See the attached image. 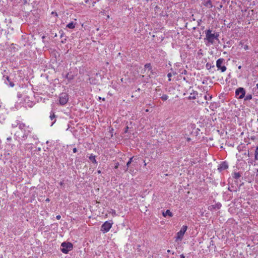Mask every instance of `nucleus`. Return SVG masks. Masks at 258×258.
<instances>
[{
  "label": "nucleus",
  "mask_w": 258,
  "mask_h": 258,
  "mask_svg": "<svg viewBox=\"0 0 258 258\" xmlns=\"http://www.w3.org/2000/svg\"><path fill=\"white\" fill-rule=\"evenodd\" d=\"M61 218V216L60 215H57L56 217V218L57 219V220H59Z\"/></svg>",
  "instance_id": "bb28decb"
},
{
  "label": "nucleus",
  "mask_w": 258,
  "mask_h": 258,
  "mask_svg": "<svg viewBox=\"0 0 258 258\" xmlns=\"http://www.w3.org/2000/svg\"><path fill=\"white\" fill-rule=\"evenodd\" d=\"M133 157H132V158H130L128 161L126 163V169H125V170H126L128 168V167H129L130 165L131 164V163H132V161H133Z\"/></svg>",
  "instance_id": "5701e85b"
},
{
  "label": "nucleus",
  "mask_w": 258,
  "mask_h": 258,
  "mask_svg": "<svg viewBox=\"0 0 258 258\" xmlns=\"http://www.w3.org/2000/svg\"><path fill=\"white\" fill-rule=\"evenodd\" d=\"M49 117L51 120L54 119V120L51 123V125H52L56 121V119H55L56 116H55L54 112H53V111L50 112V114Z\"/></svg>",
  "instance_id": "f8f14e48"
},
{
  "label": "nucleus",
  "mask_w": 258,
  "mask_h": 258,
  "mask_svg": "<svg viewBox=\"0 0 258 258\" xmlns=\"http://www.w3.org/2000/svg\"><path fill=\"white\" fill-rule=\"evenodd\" d=\"M11 139H11V137H9V138H7V140H8V141H11Z\"/></svg>",
  "instance_id": "e433bc0d"
},
{
  "label": "nucleus",
  "mask_w": 258,
  "mask_h": 258,
  "mask_svg": "<svg viewBox=\"0 0 258 258\" xmlns=\"http://www.w3.org/2000/svg\"><path fill=\"white\" fill-rule=\"evenodd\" d=\"M248 46H247V45H245V46H244V49L245 50H247V49H248Z\"/></svg>",
  "instance_id": "c85d7f7f"
},
{
  "label": "nucleus",
  "mask_w": 258,
  "mask_h": 258,
  "mask_svg": "<svg viewBox=\"0 0 258 258\" xmlns=\"http://www.w3.org/2000/svg\"><path fill=\"white\" fill-rule=\"evenodd\" d=\"M161 98L163 100L165 101L168 99V96L166 94H163Z\"/></svg>",
  "instance_id": "b1692460"
},
{
  "label": "nucleus",
  "mask_w": 258,
  "mask_h": 258,
  "mask_svg": "<svg viewBox=\"0 0 258 258\" xmlns=\"http://www.w3.org/2000/svg\"><path fill=\"white\" fill-rule=\"evenodd\" d=\"M85 2L86 3H87L88 2V0H85Z\"/></svg>",
  "instance_id": "37998d69"
},
{
  "label": "nucleus",
  "mask_w": 258,
  "mask_h": 258,
  "mask_svg": "<svg viewBox=\"0 0 258 258\" xmlns=\"http://www.w3.org/2000/svg\"><path fill=\"white\" fill-rule=\"evenodd\" d=\"M254 155H256L257 156H258V150H256V149L255 150Z\"/></svg>",
  "instance_id": "c756f323"
},
{
  "label": "nucleus",
  "mask_w": 258,
  "mask_h": 258,
  "mask_svg": "<svg viewBox=\"0 0 258 258\" xmlns=\"http://www.w3.org/2000/svg\"><path fill=\"white\" fill-rule=\"evenodd\" d=\"M162 214L164 217L168 216L169 217H171L173 216L172 213L169 210H167L165 212H163Z\"/></svg>",
  "instance_id": "ddd939ff"
},
{
  "label": "nucleus",
  "mask_w": 258,
  "mask_h": 258,
  "mask_svg": "<svg viewBox=\"0 0 258 258\" xmlns=\"http://www.w3.org/2000/svg\"><path fill=\"white\" fill-rule=\"evenodd\" d=\"M97 172H98V173H99H99H101V171H100V170H98V171H97Z\"/></svg>",
  "instance_id": "79ce46f5"
},
{
  "label": "nucleus",
  "mask_w": 258,
  "mask_h": 258,
  "mask_svg": "<svg viewBox=\"0 0 258 258\" xmlns=\"http://www.w3.org/2000/svg\"><path fill=\"white\" fill-rule=\"evenodd\" d=\"M46 201H49V199H47L46 200Z\"/></svg>",
  "instance_id": "a18cd8bd"
},
{
  "label": "nucleus",
  "mask_w": 258,
  "mask_h": 258,
  "mask_svg": "<svg viewBox=\"0 0 258 258\" xmlns=\"http://www.w3.org/2000/svg\"><path fill=\"white\" fill-rule=\"evenodd\" d=\"M238 69H241V66H239V67H238Z\"/></svg>",
  "instance_id": "49530a36"
},
{
  "label": "nucleus",
  "mask_w": 258,
  "mask_h": 258,
  "mask_svg": "<svg viewBox=\"0 0 258 258\" xmlns=\"http://www.w3.org/2000/svg\"><path fill=\"white\" fill-rule=\"evenodd\" d=\"M68 95L66 93H62L59 95V102L60 104L64 105L68 101Z\"/></svg>",
  "instance_id": "0eeeda50"
},
{
  "label": "nucleus",
  "mask_w": 258,
  "mask_h": 258,
  "mask_svg": "<svg viewBox=\"0 0 258 258\" xmlns=\"http://www.w3.org/2000/svg\"><path fill=\"white\" fill-rule=\"evenodd\" d=\"M55 15H57V14L55 13ZM52 14L54 15V12H52Z\"/></svg>",
  "instance_id": "a19ab883"
},
{
  "label": "nucleus",
  "mask_w": 258,
  "mask_h": 258,
  "mask_svg": "<svg viewBox=\"0 0 258 258\" xmlns=\"http://www.w3.org/2000/svg\"><path fill=\"white\" fill-rule=\"evenodd\" d=\"M19 130L16 132L15 135L22 141L26 140L32 131V128L29 126H26L25 123H21L19 125Z\"/></svg>",
  "instance_id": "f257e3e1"
},
{
  "label": "nucleus",
  "mask_w": 258,
  "mask_h": 258,
  "mask_svg": "<svg viewBox=\"0 0 258 258\" xmlns=\"http://www.w3.org/2000/svg\"><path fill=\"white\" fill-rule=\"evenodd\" d=\"M145 68L148 69L149 71H152V67L150 63H147L145 65Z\"/></svg>",
  "instance_id": "aec40b11"
},
{
  "label": "nucleus",
  "mask_w": 258,
  "mask_h": 258,
  "mask_svg": "<svg viewBox=\"0 0 258 258\" xmlns=\"http://www.w3.org/2000/svg\"><path fill=\"white\" fill-rule=\"evenodd\" d=\"M61 246L62 247L61 249V251L63 253L67 254L73 249V245L71 242H62Z\"/></svg>",
  "instance_id": "7ed1b4c3"
},
{
  "label": "nucleus",
  "mask_w": 258,
  "mask_h": 258,
  "mask_svg": "<svg viewBox=\"0 0 258 258\" xmlns=\"http://www.w3.org/2000/svg\"><path fill=\"white\" fill-rule=\"evenodd\" d=\"M212 30L210 29L205 31L206 38L209 43L213 44L215 40H218L219 34L218 33H212Z\"/></svg>",
  "instance_id": "f03ea898"
},
{
  "label": "nucleus",
  "mask_w": 258,
  "mask_h": 258,
  "mask_svg": "<svg viewBox=\"0 0 258 258\" xmlns=\"http://www.w3.org/2000/svg\"><path fill=\"white\" fill-rule=\"evenodd\" d=\"M254 158H255V159L256 160H257L258 159V156H257L256 155H254Z\"/></svg>",
  "instance_id": "473e14b6"
},
{
  "label": "nucleus",
  "mask_w": 258,
  "mask_h": 258,
  "mask_svg": "<svg viewBox=\"0 0 258 258\" xmlns=\"http://www.w3.org/2000/svg\"><path fill=\"white\" fill-rule=\"evenodd\" d=\"M113 222L111 221H106L104 222L101 227V231L105 233L109 231L112 227Z\"/></svg>",
  "instance_id": "20e7f679"
},
{
  "label": "nucleus",
  "mask_w": 258,
  "mask_h": 258,
  "mask_svg": "<svg viewBox=\"0 0 258 258\" xmlns=\"http://www.w3.org/2000/svg\"><path fill=\"white\" fill-rule=\"evenodd\" d=\"M222 7H223L222 5H220L219 6V7H218V9H219V10L221 9L222 8Z\"/></svg>",
  "instance_id": "72a5a7b5"
},
{
  "label": "nucleus",
  "mask_w": 258,
  "mask_h": 258,
  "mask_svg": "<svg viewBox=\"0 0 258 258\" xmlns=\"http://www.w3.org/2000/svg\"><path fill=\"white\" fill-rule=\"evenodd\" d=\"M187 227L183 225L180 230L177 232L176 241L181 240L183 238V235L187 230Z\"/></svg>",
  "instance_id": "423d86ee"
},
{
  "label": "nucleus",
  "mask_w": 258,
  "mask_h": 258,
  "mask_svg": "<svg viewBox=\"0 0 258 258\" xmlns=\"http://www.w3.org/2000/svg\"><path fill=\"white\" fill-rule=\"evenodd\" d=\"M206 67H208V63H207L206 64Z\"/></svg>",
  "instance_id": "de8ad7c7"
},
{
  "label": "nucleus",
  "mask_w": 258,
  "mask_h": 258,
  "mask_svg": "<svg viewBox=\"0 0 258 258\" xmlns=\"http://www.w3.org/2000/svg\"><path fill=\"white\" fill-rule=\"evenodd\" d=\"M198 95V93L197 91L192 90V92L190 93L188 97L189 99H195Z\"/></svg>",
  "instance_id": "1a4fd4ad"
},
{
  "label": "nucleus",
  "mask_w": 258,
  "mask_h": 258,
  "mask_svg": "<svg viewBox=\"0 0 258 258\" xmlns=\"http://www.w3.org/2000/svg\"><path fill=\"white\" fill-rule=\"evenodd\" d=\"M67 27L70 29H74L75 27V24L73 22H72L67 25Z\"/></svg>",
  "instance_id": "a211bd4d"
},
{
  "label": "nucleus",
  "mask_w": 258,
  "mask_h": 258,
  "mask_svg": "<svg viewBox=\"0 0 258 258\" xmlns=\"http://www.w3.org/2000/svg\"><path fill=\"white\" fill-rule=\"evenodd\" d=\"M128 128V126H126L125 128V130L124 131L125 133H126L127 132Z\"/></svg>",
  "instance_id": "2f4dec72"
},
{
  "label": "nucleus",
  "mask_w": 258,
  "mask_h": 258,
  "mask_svg": "<svg viewBox=\"0 0 258 258\" xmlns=\"http://www.w3.org/2000/svg\"><path fill=\"white\" fill-rule=\"evenodd\" d=\"M224 59L223 58H219L216 61V66L218 69L222 67L221 64L223 62Z\"/></svg>",
  "instance_id": "9b49d317"
},
{
  "label": "nucleus",
  "mask_w": 258,
  "mask_h": 258,
  "mask_svg": "<svg viewBox=\"0 0 258 258\" xmlns=\"http://www.w3.org/2000/svg\"><path fill=\"white\" fill-rule=\"evenodd\" d=\"M167 76L169 78V79H168L169 81H171V77L172 76L171 73H168L167 74Z\"/></svg>",
  "instance_id": "a878e982"
},
{
  "label": "nucleus",
  "mask_w": 258,
  "mask_h": 258,
  "mask_svg": "<svg viewBox=\"0 0 258 258\" xmlns=\"http://www.w3.org/2000/svg\"><path fill=\"white\" fill-rule=\"evenodd\" d=\"M232 177L235 179H238L241 177V173L239 172H234L233 174Z\"/></svg>",
  "instance_id": "2eb2a0df"
},
{
  "label": "nucleus",
  "mask_w": 258,
  "mask_h": 258,
  "mask_svg": "<svg viewBox=\"0 0 258 258\" xmlns=\"http://www.w3.org/2000/svg\"><path fill=\"white\" fill-rule=\"evenodd\" d=\"M146 112H148V111H149V110H148V109H147V110H146Z\"/></svg>",
  "instance_id": "09e8293b"
},
{
  "label": "nucleus",
  "mask_w": 258,
  "mask_h": 258,
  "mask_svg": "<svg viewBox=\"0 0 258 258\" xmlns=\"http://www.w3.org/2000/svg\"><path fill=\"white\" fill-rule=\"evenodd\" d=\"M245 95V90L242 87L237 88L235 91V95L238 99H242Z\"/></svg>",
  "instance_id": "39448f33"
},
{
  "label": "nucleus",
  "mask_w": 258,
  "mask_h": 258,
  "mask_svg": "<svg viewBox=\"0 0 258 258\" xmlns=\"http://www.w3.org/2000/svg\"><path fill=\"white\" fill-rule=\"evenodd\" d=\"M4 78H6V80H7L8 81V82L9 83V85H10L11 87H14V85H14V83L13 82H11V80H10V79L9 77H8V76H6V77L5 76H4Z\"/></svg>",
  "instance_id": "dca6fc26"
},
{
  "label": "nucleus",
  "mask_w": 258,
  "mask_h": 258,
  "mask_svg": "<svg viewBox=\"0 0 258 258\" xmlns=\"http://www.w3.org/2000/svg\"><path fill=\"white\" fill-rule=\"evenodd\" d=\"M21 123L20 122V121H16L15 122H14V123H13L12 124V127L13 128H15L17 126H18V128H19V125L21 124Z\"/></svg>",
  "instance_id": "f3484780"
},
{
  "label": "nucleus",
  "mask_w": 258,
  "mask_h": 258,
  "mask_svg": "<svg viewBox=\"0 0 258 258\" xmlns=\"http://www.w3.org/2000/svg\"><path fill=\"white\" fill-rule=\"evenodd\" d=\"M212 98V95H210L209 94L206 95L204 96V98L206 100H210Z\"/></svg>",
  "instance_id": "4be33fe9"
},
{
  "label": "nucleus",
  "mask_w": 258,
  "mask_h": 258,
  "mask_svg": "<svg viewBox=\"0 0 258 258\" xmlns=\"http://www.w3.org/2000/svg\"><path fill=\"white\" fill-rule=\"evenodd\" d=\"M221 207V204L220 203H217L214 205H212L211 206L209 207V209L210 210H218Z\"/></svg>",
  "instance_id": "6e6552de"
},
{
  "label": "nucleus",
  "mask_w": 258,
  "mask_h": 258,
  "mask_svg": "<svg viewBox=\"0 0 258 258\" xmlns=\"http://www.w3.org/2000/svg\"><path fill=\"white\" fill-rule=\"evenodd\" d=\"M257 121H258V118H257Z\"/></svg>",
  "instance_id": "603ef678"
},
{
  "label": "nucleus",
  "mask_w": 258,
  "mask_h": 258,
  "mask_svg": "<svg viewBox=\"0 0 258 258\" xmlns=\"http://www.w3.org/2000/svg\"><path fill=\"white\" fill-rule=\"evenodd\" d=\"M187 71L186 70H184L182 74H186Z\"/></svg>",
  "instance_id": "7c9ffc66"
},
{
  "label": "nucleus",
  "mask_w": 258,
  "mask_h": 258,
  "mask_svg": "<svg viewBox=\"0 0 258 258\" xmlns=\"http://www.w3.org/2000/svg\"><path fill=\"white\" fill-rule=\"evenodd\" d=\"M228 167L227 163L226 162H223L220 164L219 167L218 168L219 170H222L227 169Z\"/></svg>",
  "instance_id": "9d476101"
},
{
  "label": "nucleus",
  "mask_w": 258,
  "mask_h": 258,
  "mask_svg": "<svg viewBox=\"0 0 258 258\" xmlns=\"http://www.w3.org/2000/svg\"><path fill=\"white\" fill-rule=\"evenodd\" d=\"M170 251H170V250H169V249H168V250H167V252H170Z\"/></svg>",
  "instance_id": "c03bdc74"
},
{
  "label": "nucleus",
  "mask_w": 258,
  "mask_h": 258,
  "mask_svg": "<svg viewBox=\"0 0 258 258\" xmlns=\"http://www.w3.org/2000/svg\"><path fill=\"white\" fill-rule=\"evenodd\" d=\"M55 15H57V14L55 13ZM52 14L54 15V12H52Z\"/></svg>",
  "instance_id": "ea45409f"
},
{
  "label": "nucleus",
  "mask_w": 258,
  "mask_h": 258,
  "mask_svg": "<svg viewBox=\"0 0 258 258\" xmlns=\"http://www.w3.org/2000/svg\"><path fill=\"white\" fill-rule=\"evenodd\" d=\"M73 152H74V153H76V152H77V148H74L73 149Z\"/></svg>",
  "instance_id": "cd10ccee"
},
{
  "label": "nucleus",
  "mask_w": 258,
  "mask_h": 258,
  "mask_svg": "<svg viewBox=\"0 0 258 258\" xmlns=\"http://www.w3.org/2000/svg\"><path fill=\"white\" fill-rule=\"evenodd\" d=\"M180 258H185V256L183 255V254H181Z\"/></svg>",
  "instance_id": "f704fd0d"
},
{
  "label": "nucleus",
  "mask_w": 258,
  "mask_h": 258,
  "mask_svg": "<svg viewBox=\"0 0 258 258\" xmlns=\"http://www.w3.org/2000/svg\"><path fill=\"white\" fill-rule=\"evenodd\" d=\"M252 99V95L251 94H247L245 97L244 98V100H250Z\"/></svg>",
  "instance_id": "412c9836"
},
{
  "label": "nucleus",
  "mask_w": 258,
  "mask_h": 258,
  "mask_svg": "<svg viewBox=\"0 0 258 258\" xmlns=\"http://www.w3.org/2000/svg\"><path fill=\"white\" fill-rule=\"evenodd\" d=\"M198 102L199 103V104H203L204 102H201L200 101L198 100Z\"/></svg>",
  "instance_id": "c9c22d12"
},
{
  "label": "nucleus",
  "mask_w": 258,
  "mask_h": 258,
  "mask_svg": "<svg viewBox=\"0 0 258 258\" xmlns=\"http://www.w3.org/2000/svg\"><path fill=\"white\" fill-rule=\"evenodd\" d=\"M190 140V138H187V141H189Z\"/></svg>",
  "instance_id": "4c0bfd02"
},
{
  "label": "nucleus",
  "mask_w": 258,
  "mask_h": 258,
  "mask_svg": "<svg viewBox=\"0 0 258 258\" xmlns=\"http://www.w3.org/2000/svg\"><path fill=\"white\" fill-rule=\"evenodd\" d=\"M117 167H118L117 165H116L115 168H117Z\"/></svg>",
  "instance_id": "8fccbe9b"
},
{
  "label": "nucleus",
  "mask_w": 258,
  "mask_h": 258,
  "mask_svg": "<svg viewBox=\"0 0 258 258\" xmlns=\"http://www.w3.org/2000/svg\"><path fill=\"white\" fill-rule=\"evenodd\" d=\"M223 1H224L225 2H229V0H223Z\"/></svg>",
  "instance_id": "58836bf2"
},
{
  "label": "nucleus",
  "mask_w": 258,
  "mask_h": 258,
  "mask_svg": "<svg viewBox=\"0 0 258 258\" xmlns=\"http://www.w3.org/2000/svg\"><path fill=\"white\" fill-rule=\"evenodd\" d=\"M220 69L222 72H224L226 70V67L225 66H222Z\"/></svg>",
  "instance_id": "393cba45"
},
{
  "label": "nucleus",
  "mask_w": 258,
  "mask_h": 258,
  "mask_svg": "<svg viewBox=\"0 0 258 258\" xmlns=\"http://www.w3.org/2000/svg\"><path fill=\"white\" fill-rule=\"evenodd\" d=\"M257 132L258 133V128H257Z\"/></svg>",
  "instance_id": "3c124183"
},
{
  "label": "nucleus",
  "mask_w": 258,
  "mask_h": 258,
  "mask_svg": "<svg viewBox=\"0 0 258 258\" xmlns=\"http://www.w3.org/2000/svg\"><path fill=\"white\" fill-rule=\"evenodd\" d=\"M89 159L93 162V163H96L97 162H96V160L95 159V156H93L92 155H90V157H89Z\"/></svg>",
  "instance_id": "6ab92c4d"
},
{
  "label": "nucleus",
  "mask_w": 258,
  "mask_h": 258,
  "mask_svg": "<svg viewBox=\"0 0 258 258\" xmlns=\"http://www.w3.org/2000/svg\"><path fill=\"white\" fill-rule=\"evenodd\" d=\"M204 5V6L208 8H212L213 7L211 0L205 1Z\"/></svg>",
  "instance_id": "4468645a"
}]
</instances>
